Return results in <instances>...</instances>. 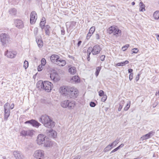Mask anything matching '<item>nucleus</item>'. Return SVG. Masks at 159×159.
Listing matches in <instances>:
<instances>
[{
	"label": "nucleus",
	"instance_id": "nucleus-1",
	"mask_svg": "<svg viewBox=\"0 0 159 159\" xmlns=\"http://www.w3.org/2000/svg\"><path fill=\"white\" fill-rule=\"evenodd\" d=\"M37 143L39 145L44 144V147H50L52 145V143L49 139L46 137V136L43 134H39L37 138Z\"/></svg>",
	"mask_w": 159,
	"mask_h": 159
},
{
	"label": "nucleus",
	"instance_id": "nucleus-2",
	"mask_svg": "<svg viewBox=\"0 0 159 159\" xmlns=\"http://www.w3.org/2000/svg\"><path fill=\"white\" fill-rule=\"evenodd\" d=\"M39 121L48 128H52L55 126V123L49 118L48 116L46 115L41 116Z\"/></svg>",
	"mask_w": 159,
	"mask_h": 159
},
{
	"label": "nucleus",
	"instance_id": "nucleus-3",
	"mask_svg": "<svg viewBox=\"0 0 159 159\" xmlns=\"http://www.w3.org/2000/svg\"><path fill=\"white\" fill-rule=\"evenodd\" d=\"M38 88H41L47 92H49L52 89L53 85L51 83L48 81H44V82L40 81L37 84Z\"/></svg>",
	"mask_w": 159,
	"mask_h": 159
},
{
	"label": "nucleus",
	"instance_id": "nucleus-4",
	"mask_svg": "<svg viewBox=\"0 0 159 159\" xmlns=\"http://www.w3.org/2000/svg\"><path fill=\"white\" fill-rule=\"evenodd\" d=\"M108 33L110 34H113L114 35L117 37L120 36L121 31L117 26H112L110 27L107 30Z\"/></svg>",
	"mask_w": 159,
	"mask_h": 159
},
{
	"label": "nucleus",
	"instance_id": "nucleus-5",
	"mask_svg": "<svg viewBox=\"0 0 159 159\" xmlns=\"http://www.w3.org/2000/svg\"><path fill=\"white\" fill-rule=\"evenodd\" d=\"M0 39L3 45L7 44L11 41L9 36L6 33H2L0 34Z\"/></svg>",
	"mask_w": 159,
	"mask_h": 159
},
{
	"label": "nucleus",
	"instance_id": "nucleus-6",
	"mask_svg": "<svg viewBox=\"0 0 159 159\" xmlns=\"http://www.w3.org/2000/svg\"><path fill=\"white\" fill-rule=\"evenodd\" d=\"M69 93L68 97L69 96L70 98H75L78 95V90L74 87H70Z\"/></svg>",
	"mask_w": 159,
	"mask_h": 159
},
{
	"label": "nucleus",
	"instance_id": "nucleus-7",
	"mask_svg": "<svg viewBox=\"0 0 159 159\" xmlns=\"http://www.w3.org/2000/svg\"><path fill=\"white\" fill-rule=\"evenodd\" d=\"M33 156L37 159H44V152L41 150H37L34 152Z\"/></svg>",
	"mask_w": 159,
	"mask_h": 159
},
{
	"label": "nucleus",
	"instance_id": "nucleus-8",
	"mask_svg": "<svg viewBox=\"0 0 159 159\" xmlns=\"http://www.w3.org/2000/svg\"><path fill=\"white\" fill-rule=\"evenodd\" d=\"M35 133V131L33 129H28L27 130H23L20 132V135L22 136H32Z\"/></svg>",
	"mask_w": 159,
	"mask_h": 159
},
{
	"label": "nucleus",
	"instance_id": "nucleus-9",
	"mask_svg": "<svg viewBox=\"0 0 159 159\" xmlns=\"http://www.w3.org/2000/svg\"><path fill=\"white\" fill-rule=\"evenodd\" d=\"M70 87V86H66L61 87L59 89L60 93L63 95L68 96Z\"/></svg>",
	"mask_w": 159,
	"mask_h": 159
},
{
	"label": "nucleus",
	"instance_id": "nucleus-10",
	"mask_svg": "<svg viewBox=\"0 0 159 159\" xmlns=\"http://www.w3.org/2000/svg\"><path fill=\"white\" fill-rule=\"evenodd\" d=\"M4 120H7L10 116V105L8 103H5L4 106Z\"/></svg>",
	"mask_w": 159,
	"mask_h": 159
},
{
	"label": "nucleus",
	"instance_id": "nucleus-11",
	"mask_svg": "<svg viewBox=\"0 0 159 159\" xmlns=\"http://www.w3.org/2000/svg\"><path fill=\"white\" fill-rule=\"evenodd\" d=\"M37 19V15L35 11H32L30 15V23L33 24L35 23Z\"/></svg>",
	"mask_w": 159,
	"mask_h": 159
},
{
	"label": "nucleus",
	"instance_id": "nucleus-12",
	"mask_svg": "<svg viewBox=\"0 0 159 159\" xmlns=\"http://www.w3.org/2000/svg\"><path fill=\"white\" fill-rule=\"evenodd\" d=\"M50 77L51 80L55 82H57L60 80L58 75L56 72L51 73Z\"/></svg>",
	"mask_w": 159,
	"mask_h": 159
},
{
	"label": "nucleus",
	"instance_id": "nucleus-13",
	"mask_svg": "<svg viewBox=\"0 0 159 159\" xmlns=\"http://www.w3.org/2000/svg\"><path fill=\"white\" fill-rule=\"evenodd\" d=\"M93 48V55L98 54L102 50V48L98 44L94 46Z\"/></svg>",
	"mask_w": 159,
	"mask_h": 159
},
{
	"label": "nucleus",
	"instance_id": "nucleus-14",
	"mask_svg": "<svg viewBox=\"0 0 159 159\" xmlns=\"http://www.w3.org/2000/svg\"><path fill=\"white\" fill-rule=\"evenodd\" d=\"M14 23L16 26L19 29H21L24 27L23 23L20 20H15Z\"/></svg>",
	"mask_w": 159,
	"mask_h": 159
},
{
	"label": "nucleus",
	"instance_id": "nucleus-15",
	"mask_svg": "<svg viewBox=\"0 0 159 159\" xmlns=\"http://www.w3.org/2000/svg\"><path fill=\"white\" fill-rule=\"evenodd\" d=\"M16 52H15L9 51L8 50L5 53V54L6 56L8 57L11 58H14L16 55Z\"/></svg>",
	"mask_w": 159,
	"mask_h": 159
},
{
	"label": "nucleus",
	"instance_id": "nucleus-16",
	"mask_svg": "<svg viewBox=\"0 0 159 159\" xmlns=\"http://www.w3.org/2000/svg\"><path fill=\"white\" fill-rule=\"evenodd\" d=\"M59 57V56L57 55L53 54L50 57V60L52 62L56 64Z\"/></svg>",
	"mask_w": 159,
	"mask_h": 159
},
{
	"label": "nucleus",
	"instance_id": "nucleus-17",
	"mask_svg": "<svg viewBox=\"0 0 159 159\" xmlns=\"http://www.w3.org/2000/svg\"><path fill=\"white\" fill-rule=\"evenodd\" d=\"M13 154L16 159H22V156L20 152L17 151H14Z\"/></svg>",
	"mask_w": 159,
	"mask_h": 159
},
{
	"label": "nucleus",
	"instance_id": "nucleus-18",
	"mask_svg": "<svg viewBox=\"0 0 159 159\" xmlns=\"http://www.w3.org/2000/svg\"><path fill=\"white\" fill-rule=\"evenodd\" d=\"M66 64V62L65 60H63L59 57L56 64L59 66H65Z\"/></svg>",
	"mask_w": 159,
	"mask_h": 159
},
{
	"label": "nucleus",
	"instance_id": "nucleus-19",
	"mask_svg": "<svg viewBox=\"0 0 159 159\" xmlns=\"http://www.w3.org/2000/svg\"><path fill=\"white\" fill-rule=\"evenodd\" d=\"M69 72L72 75H74L76 72V70L75 67L69 66Z\"/></svg>",
	"mask_w": 159,
	"mask_h": 159
},
{
	"label": "nucleus",
	"instance_id": "nucleus-20",
	"mask_svg": "<svg viewBox=\"0 0 159 159\" xmlns=\"http://www.w3.org/2000/svg\"><path fill=\"white\" fill-rule=\"evenodd\" d=\"M75 101H69V104L68 105L67 107L69 109H73L75 107Z\"/></svg>",
	"mask_w": 159,
	"mask_h": 159
},
{
	"label": "nucleus",
	"instance_id": "nucleus-21",
	"mask_svg": "<svg viewBox=\"0 0 159 159\" xmlns=\"http://www.w3.org/2000/svg\"><path fill=\"white\" fill-rule=\"evenodd\" d=\"M69 100H66L61 102V106L64 108H67L68 105L69 104Z\"/></svg>",
	"mask_w": 159,
	"mask_h": 159
},
{
	"label": "nucleus",
	"instance_id": "nucleus-22",
	"mask_svg": "<svg viewBox=\"0 0 159 159\" xmlns=\"http://www.w3.org/2000/svg\"><path fill=\"white\" fill-rule=\"evenodd\" d=\"M36 40L37 43L39 48H41L43 46V42L40 39H38L37 37H36Z\"/></svg>",
	"mask_w": 159,
	"mask_h": 159
},
{
	"label": "nucleus",
	"instance_id": "nucleus-23",
	"mask_svg": "<svg viewBox=\"0 0 159 159\" xmlns=\"http://www.w3.org/2000/svg\"><path fill=\"white\" fill-rule=\"evenodd\" d=\"M9 12L11 15H16L17 13V10L15 8H12L10 9Z\"/></svg>",
	"mask_w": 159,
	"mask_h": 159
},
{
	"label": "nucleus",
	"instance_id": "nucleus-24",
	"mask_svg": "<svg viewBox=\"0 0 159 159\" xmlns=\"http://www.w3.org/2000/svg\"><path fill=\"white\" fill-rule=\"evenodd\" d=\"M49 135H51L53 138H55L57 136V133L55 131L50 129Z\"/></svg>",
	"mask_w": 159,
	"mask_h": 159
},
{
	"label": "nucleus",
	"instance_id": "nucleus-25",
	"mask_svg": "<svg viewBox=\"0 0 159 159\" xmlns=\"http://www.w3.org/2000/svg\"><path fill=\"white\" fill-rule=\"evenodd\" d=\"M32 125L34 127H38L41 125L39 123L35 120H32Z\"/></svg>",
	"mask_w": 159,
	"mask_h": 159
},
{
	"label": "nucleus",
	"instance_id": "nucleus-26",
	"mask_svg": "<svg viewBox=\"0 0 159 159\" xmlns=\"http://www.w3.org/2000/svg\"><path fill=\"white\" fill-rule=\"evenodd\" d=\"M140 8L139 11H143L145 10V6L142 2H140L139 3Z\"/></svg>",
	"mask_w": 159,
	"mask_h": 159
},
{
	"label": "nucleus",
	"instance_id": "nucleus-27",
	"mask_svg": "<svg viewBox=\"0 0 159 159\" xmlns=\"http://www.w3.org/2000/svg\"><path fill=\"white\" fill-rule=\"evenodd\" d=\"M153 17L156 20H159V11H157L154 12L153 14Z\"/></svg>",
	"mask_w": 159,
	"mask_h": 159
},
{
	"label": "nucleus",
	"instance_id": "nucleus-28",
	"mask_svg": "<svg viewBox=\"0 0 159 159\" xmlns=\"http://www.w3.org/2000/svg\"><path fill=\"white\" fill-rule=\"evenodd\" d=\"M50 28V26L49 25H47L45 27V34L46 35H49L50 32L49 31V29Z\"/></svg>",
	"mask_w": 159,
	"mask_h": 159
},
{
	"label": "nucleus",
	"instance_id": "nucleus-29",
	"mask_svg": "<svg viewBox=\"0 0 159 159\" xmlns=\"http://www.w3.org/2000/svg\"><path fill=\"white\" fill-rule=\"evenodd\" d=\"M125 102L124 100H122L119 103V106L118 108V111H120L121 110L123 106H124Z\"/></svg>",
	"mask_w": 159,
	"mask_h": 159
},
{
	"label": "nucleus",
	"instance_id": "nucleus-30",
	"mask_svg": "<svg viewBox=\"0 0 159 159\" xmlns=\"http://www.w3.org/2000/svg\"><path fill=\"white\" fill-rule=\"evenodd\" d=\"M112 147L111 144H109L104 149L103 151L104 152H107L110 151L112 148Z\"/></svg>",
	"mask_w": 159,
	"mask_h": 159
},
{
	"label": "nucleus",
	"instance_id": "nucleus-31",
	"mask_svg": "<svg viewBox=\"0 0 159 159\" xmlns=\"http://www.w3.org/2000/svg\"><path fill=\"white\" fill-rule=\"evenodd\" d=\"M73 81L78 82L80 81V80L79 79V77L78 76H75L73 77L71 79Z\"/></svg>",
	"mask_w": 159,
	"mask_h": 159
},
{
	"label": "nucleus",
	"instance_id": "nucleus-32",
	"mask_svg": "<svg viewBox=\"0 0 159 159\" xmlns=\"http://www.w3.org/2000/svg\"><path fill=\"white\" fill-rule=\"evenodd\" d=\"M150 138V137H149V135L148 134H146L143 135L142 137H141V139L142 140H143L148 139Z\"/></svg>",
	"mask_w": 159,
	"mask_h": 159
},
{
	"label": "nucleus",
	"instance_id": "nucleus-33",
	"mask_svg": "<svg viewBox=\"0 0 159 159\" xmlns=\"http://www.w3.org/2000/svg\"><path fill=\"white\" fill-rule=\"evenodd\" d=\"M101 67L98 66L96 68V71L95 72V75L96 76H98V75L101 69Z\"/></svg>",
	"mask_w": 159,
	"mask_h": 159
},
{
	"label": "nucleus",
	"instance_id": "nucleus-34",
	"mask_svg": "<svg viewBox=\"0 0 159 159\" xmlns=\"http://www.w3.org/2000/svg\"><path fill=\"white\" fill-rule=\"evenodd\" d=\"M93 48L91 47H89L87 50L88 54H90L91 52H92L93 54Z\"/></svg>",
	"mask_w": 159,
	"mask_h": 159
},
{
	"label": "nucleus",
	"instance_id": "nucleus-35",
	"mask_svg": "<svg viewBox=\"0 0 159 159\" xmlns=\"http://www.w3.org/2000/svg\"><path fill=\"white\" fill-rule=\"evenodd\" d=\"M45 23L46 21H41L40 23V26L42 30L43 29Z\"/></svg>",
	"mask_w": 159,
	"mask_h": 159
},
{
	"label": "nucleus",
	"instance_id": "nucleus-36",
	"mask_svg": "<svg viewBox=\"0 0 159 159\" xmlns=\"http://www.w3.org/2000/svg\"><path fill=\"white\" fill-rule=\"evenodd\" d=\"M119 142V139H116L115 141H114L111 144V146H115Z\"/></svg>",
	"mask_w": 159,
	"mask_h": 159
},
{
	"label": "nucleus",
	"instance_id": "nucleus-37",
	"mask_svg": "<svg viewBox=\"0 0 159 159\" xmlns=\"http://www.w3.org/2000/svg\"><path fill=\"white\" fill-rule=\"evenodd\" d=\"M130 102L129 101V103H127L126 104V106L124 108V110L125 111H127L129 108L130 107Z\"/></svg>",
	"mask_w": 159,
	"mask_h": 159
},
{
	"label": "nucleus",
	"instance_id": "nucleus-38",
	"mask_svg": "<svg viewBox=\"0 0 159 159\" xmlns=\"http://www.w3.org/2000/svg\"><path fill=\"white\" fill-rule=\"evenodd\" d=\"M95 30V27L94 26L92 27L89 30V32L93 34Z\"/></svg>",
	"mask_w": 159,
	"mask_h": 159
},
{
	"label": "nucleus",
	"instance_id": "nucleus-39",
	"mask_svg": "<svg viewBox=\"0 0 159 159\" xmlns=\"http://www.w3.org/2000/svg\"><path fill=\"white\" fill-rule=\"evenodd\" d=\"M43 66V65L42 64L39 65L38 67V71H41L43 68V66Z\"/></svg>",
	"mask_w": 159,
	"mask_h": 159
},
{
	"label": "nucleus",
	"instance_id": "nucleus-40",
	"mask_svg": "<svg viewBox=\"0 0 159 159\" xmlns=\"http://www.w3.org/2000/svg\"><path fill=\"white\" fill-rule=\"evenodd\" d=\"M28 66V61H25L24 62V67L25 68V69H26L27 68Z\"/></svg>",
	"mask_w": 159,
	"mask_h": 159
},
{
	"label": "nucleus",
	"instance_id": "nucleus-41",
	"mask_svg": "<svg viewBox=\"0 0 159 159\" xmlns=\"http://www.w3.org/2000/svg\"><path fill=\"white\" fill-rule=\"evenodd\" d=\"M76 22L75 21H73L71 22L70 26V29H73L75 26Z\"/></svg>",
	"mask_w": 159,
	"mask_h": 159
},
{
	"label": "nucleus",
	"instance_id": "nucleus-42",
	"mask_svg": "<svg viewBox=\"0 0 159 159\" xmlns=\"http://www.w3.org/2000/svg\"><path fill=\"white\" fill-rule=\"evenodd\" d=\"M129 46V44H126L122 48V50L123 51H125L127 50Z\"/></svg>",
	"mask_w": 159,
	"mask_h": 159
},
{
	"label": "nucleus",
	"instance_id": "nucleus-43",
	"mask_svg": "<svg viewBox=\"0 0 159 159\" xmlns=\"http://www.w3.org/2000/svg\"><path fill=\"white\" fill-rule=\"evenodd\" d=\"M46 60L44 58H42L41 60V64L43 66H45L46 64Z\"/></svg>",
	"mask_w": 159,
	"mask_h": 159
},
{
	"label": "nucleus",
	"instance_id": "nucleus-44",
	"mask_svg": "<svg viewBox=\"0 0 159 159\" xmlns=\"http://www.w3.org/2000/svg\"><path fill=\"white\" fill-rule=\"evenodd\" d=\"M34 32L35 35L36 36L38 32V28L37 27L34 28Z\"/></svg>",
	"mask_w": 159,
	"mask_h": 159
},
{
	"label": "nucleus",
	"instance_id": "nucleus-45",
	"mask_svg": "<svg viewBox=\"0 0 159 159\" xmlns=\"http://www.w3.org/2000/svg\"><path fill=\"white\" fill-rule=\"evenodd\" d=\"M102 96V97L101 98V100L102 101L104 102L106 100L107 98V96L106 95H105Z\"/></svg>",
	"mask_w": 159,
	"mask_h": 159
},
{
	"label": "nucleus",
	"instance_id": "nucleus-46",
	"mask_svg": "<svg viewBox=\"0 0 159 159\" xmlns=\"http://www.w3.org/2000/svg\"><path fill=\"white\" fill-rule=\"evenodd\" d=\"M129 63V61H124L120 62L121 66H123Z\"/></svg>",
	"mask_w": 159,
	"mask_h": 159
},
{
	"label": "nucleus",
	"instance_id": "nucleus-47",
	"mask_svg": "<svg viewBox=\"0 0 159 159\" xmlns=\"http://www.w3.org/2000/svg\"><path fill=\"white\" fill-rule=\"evenodd\" d=\"M139 51L138 49L137 48H134L132 49V52L133 53H137Z\"/></svg>",
	"mask_w": 159,
	"mask_h": 159
},
{
	"label": "nucleus",
	"instance_id": "nucleus-48",
	"mask_svg": "<svg viewBox=\"0 0 159 159\" xmlns=\"http://www.w3.org/2000/svg\"><path fill=\"white\" fill-rule=\"evenodd\" d=\"M99 95L100 96H102L104 95V92L102 90H100L98 92Z\"/></svg>",
	"mask_w": 159,
	"mask_h": 159
},
{
	"label": "nucleus",
	"instance_id": "nucleus-49",
	"mask_svg": "<svg viewBox=\"0 0 159 159\" xmlns=\"http://www.w3.org/2000/svg\"><path fill=\"white\" fill-rule=\"evenodd\" d=\"M90 106L92 107H94L96 106V104L94 102H91L90 103Z\"/></svg>",
	"mask_w": 159,
	"mask_h": 159
},
{
	"label": "nucleus",
	"instance_id": "nucleus-50",
	"mask_svg": "<svg viewBox=\"0 0 159 159\" xmlns=\"http://www.w3.org/2000/svg\"><path fill=\"white\" fill-rule=\"evenodd\" d=\"M155 133V132H154L153 131H151L150 132L148 133V134L149 135V137H150V136L153 135Z\"/></svg>",
	"mask_w": 159,
	"mask_h": 159
},
{
	"label": "nucleus",
	"instance_id": "nucleus-51",
	"mask_svg": "<svg viewBox=\"0 0 159 159\" xmlns=\"http://www.w3.org/2000/svg\"><path fill=\"white\" fill-rule=\"evenodd\" d=\"M105 56L104 55H102L100 57V58L101 61H103L105 60Z\"/></svg>",
	"mask_w": 159,
	"mask_h": 159
},
{
	"label": "nucleus",
	"instance_id": "nucleus-52",
	"mask_svg": "<svg viewBox=\"0 0 159 159\" xmlns=\"http://www.w3.org/2000/svg\"><path fill=\"white\" fill-rule=\"evenodd\" d=\"M92 34H91V33H90V32H89L86 36L87 39H89L90 38V37L92 35Z\"/></svg>",
	"mask_w": 159,
	"mask_h": 159
},
{
	"label": "nucleus",
	"instance_id": "nucleus-53",
	"mask_svg": "<svg viewBox=\"0 0 159 159\" xmlns=\"http://www.w3.org/2000/svg\"><path fill=\"white\" fill-rule=\"evenodd\" d=\"M133 73H130L129 75V79L130 80H131L133 79Z\"/></svg>",
	"mask_w": 159,
	"mask_h": 159
},
{
	"label": "nucleus",
	"instance_id": "nucleus-54",
	"mask_svg": "<svg viewBox=\"0 0 159 159\" xmlns=\"http://www.w3.org/2000/svg\"><path fill=\"white\" fill-rule=\"evenodd\" d=\"M32 120H28L26 122H25V124H27V123H30L32 125Z\"/></svg>",
	"mask_w": 159,
	"mask_h": 159
},
{
	"label": "nucleus",
	"instance_id": "nucleus-55",
	"mask_svg": "<svg viewBox=\"0 0 159 159\" xmlns=\"http://www.w3.org/2000/svg\"><path fill=\"white\" fill-rule=\"evenodd\" d=\"M139 74H138V75H137L136 76L135 78V80L137 81L139 80Z\"/></svg>",
	"mask_w": 159,
	"mask_h": 159
},
{
	"label": "nucleus",
	"instance_id": "nucleus-56",
	"mask_svg": "<svg viewBox=\"0 0 159 159\" xmlns=\"http://www.w3.org/2000/svg\"><path fill=\"white\" fill-rule=\"evenodd\" d=\"M118 148H116L114 149V150H113L111 152H110V153L111 154L113 152H114L116 151L117 150H118Z\"/></svg>",
	"mask_w": 159,
	"mask_h": 159
},
{
	"label": "nucleus",
	"instance_id": "nucleus-57",
	"mask_svg": "<svg viewBox=\"0 0 159 159\" xmlns=\"http://www.w3.org/2000/svg\"><path fill=\"white\" fill-rule=\"evenodd\" d=\"M61 34L62 35H64L65 34V31L63 29H62L61 30Z\"/></svg>",
	"mask_w": 159,
	"mask_h": 159
},
{
	"label": "nucleus",
	"instance_id": "nucleus-58",
	"mask_svg": "<svg viewBox=\"0 0 159 159\" xmlns=\"http://www.w3.org/2000/svg\"><path fill=\"white\" fill-rule=\"evenodd\" d=\"M124 146V145L123 143H122L117 148H118V149H119L120 148H122V147H123Z\"/></svg>",
	"mask_w": 159,
	"mask_h": 159
},
{
	"label": "nucleus",
	"instance_id": "nucleus-59",
	"mask_svg": "<svg viewBox=\"0 0 159 159\" xmlns=\"http://www.w3.org/2000/svg\"><path fill=\"white\" fill-rule=\"evenodd\" d=\"M80 156L79 155H78L75 157L74 159H80Z\"/></svg>",
	"mask_w": 159,
	"mask_h": 159
},
{
	"label": "nucleus",
	"instance_id": "nucleus-60",
	"mask_svg": "<svg viewBox=\"0 0 159 159\" xmlns=\"http://www.w3.org/2000/svg\"><path fill=\"white\" fill-rule=\"evenodd\" d=\"M82 43V41H79L78 43L77 44V46L78 47H79V46L81 44V43Z\"/></svg>",
	"mask_w": 159,
	"mask_h": 159
},
{
	"label": "nucleus",
	"instance_id": "nucleus-61",
	"mask_svg": "<svg viewBox=\"0 0 159 159\" xmlns=\"http://www.w3.org/2000/svg\"><path fill=\"white\" fill-rule=\"evenodd\" d=\"M14 107V104L13 103H12L11 104L10 106L11 109H13Z\"/></svg>",
	"mask_w": 159,
	"mask_h": 159
},
{
	"label": "nucleus",
	"instance_id": "nucleus-62",
	"mask_svg": "<svg viewBox=\"0 0 159 159\" xmlns=\"http://www.w3.org/2000/svg\"><path fill=\"white\" fill-rule=\"evenodd\" d=\"M96 39H99V35L98 34H96Z\"/></svg>",
	"mask_w": 159,
	"mask_h": 159
},
{
	"label": "nucleus",
	"instance_id": "nucleus-63",
	"mask_svg": "<svg viewBox=\"0 0 159 159\" xmlns=\"http://www.w3.org/2000/svg\"><path fill=\"white\" fill-rule=\"evenodd\" d=\"M133 71V70L132 69H129L128 70V72L129 73H131Z\"/></svg>",
	"mask_w": 159,
	"mask_h": 159
},
{
	"label": "nucleus",
	"instance_id": "nucleus-64",
	"mask_svg": "<svg viewBox=\"0 0 159 159\" xmlns=\"http://www.w3.org/2000/svg\"><path fill=\"white\" fill-rule=\"evenodd\" d=\"M116 66H121L120 62L116 64Z\"/></svg>",
	"mask_w": 159,
	"mask_h": 159
}]
</instances>
